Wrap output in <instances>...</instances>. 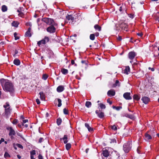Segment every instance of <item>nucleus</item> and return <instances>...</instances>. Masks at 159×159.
I'll return each mask as SVG.
<instances>
[{"label":"nucleus","mask_w":159,"mask_h":159,"mask_svg":"<svg viewBox=\"0 0 159 159\" xmlns=\"http://www.w3.org/2000/svg\"><path fill=\"white\" fill-rule=\"evenodd\" d=\"M0 81L3 90L7 92H9L11 95L12 96L15 92V89L11 81L4 79H1Z\"/></svg>","instance_id":"nucleus-1"},{"label":"nucleus","mask_w":159,"mask_h":159,"mask_svg":"<svg viewBox=\"0 0 159 159\" xmlns=\"http://www.w3.org/2000/svg\"><path fill=\"white\" fill-rule=\"evenodd\" d=\"M131 142L130 141H129L124 144L123 149L125 153H128L131 150Z\"/></svg>","instance_id":"nucleus-2"},{"label":"nucleus","mask_w":159,"mask_h":159,"mask_svg":"<svg viewBox=\"0 0 159 159\" xmlns=\"http://www.w3.org/2000/svg\"><path fill=\"white\" fill-rule=\"evenodd\" d=\"M42 20L47 24L49 25H54V26H57V24L54 22L52 19L49 18H43Z\"/></svg>","instance_id":"nucleus-3"},{"label":"nucleus","mask_w":159,"mask_h":159,"mask_svg":"<svg viewBox=\"0 0 159 159\" xmlns=\"http://www.w3.org/2000/svg\"><path fill=\"white\" fill-rule=\"evenodd\" d=\"M49 41V39L48 37H45L44 38L38 42L37 44L39 46H40L41 45L45 44V43L48 42Z\"/></svg>","instance_id":"nucleus-4"},{"label":"nucleus","mask_w":159,"mask_h":159,"mask_svg":"<svg viewBox=\"0 0 159 159\" xmlns=\"http://www.w3.org/2000/svg\"><path fill=\"white\" fill-rule=\"evenodd\" d=\"M54 26V25H51L50 26H49L47 29V31L51 33H54L56 30V28L55 26Z\"/></svg>","instance_id":"nucleus-5"},{"label":"nucleus","mask_w":159,"mask_h":159,"mask_svg":"<svg viewBox=\"0 0 159 159\" xmlns=\"http://www.w3.org/2000/svg\"><path fill=\"white\" fill-rule=\"evenodd\" d=\"M7 129L9 130L10 132L9 133V136H13L15 135L16 134V133L14 130L12 129V127H8L7 128Z\"/></svg>","instance_id":"nucleus-6"},{"label":"nucleus","mask_w":159,"mask_h":159,"mask_svg":"<svg viewBox=\"0 0 159 159\" xmlns=\"http://www.w3.org/2000/svg\"><path fill=\"white\" fill-rule=\"evenodd\" d=\"M136 56V53L134 52H130L128 54L129 58L131 60L134 59Z\"/></svg>","instance_id":"nucleus-7"},{"label":"nucleus","mask_w":159,"mask_h":159,"mask_svg":"<svg viewBox=\"0 0 159 159\" xmlns=\"http://www.w3.org/2000/svg\"><path fill=\"white\" fill-rule=\"evenodd\" d=\"M130 93H125L123 94V97L126 100H130L132 99V98L130 96Z\"/></svg>","instance_id":"nucleus-8"},{"label":"nucleus","mask_w":159,"mask_h":159,"mask_svg":"<svg viewBox=\"0 0 159 159\" xmlns=\"http://www.w3.org/2000/svg\"><path fill=\"white\" fill-rule=\"evenodd\" d=\"M107 94L109 96H113L115 94V92L114 89H111L108 91Z\"/></svg>","instance_id":"nucleus-9"},{"label":"nucleus","mask_w":159,"mask_h":159,"mask_svg":"<svg viewBox=\"0 0 159 159\" xmlns=\"http://www.w3.org/2000/svg\"><path fill=\"white\" fill-rule=\"evenodd\" d=\"M142 100L143 103L146 104H148L150 101L149 98L148 97L145 96L142 97Z\"/></svg>","instance_id":"nucleus-10"},{"label":"nucleus","mask_w":159,"mask_h":159,"mask_svg":"<svg viewBox=\"0 0 159 159\" xmlns=\"http://www.w3.org/2000/svg\"><path fill=\"white\" fill-rule=\"evenodd\" d=\"M120 28H121L122 29L126 31H127V25L125 24V23H121V24L120 25Z\"/></svg>","instance_id":"nucleus-11"},{"label":"nucleus","mask_w":159,"mask_h":159,"mask_svg":"<svg viewBox=\"0 0 159 159\" xmlns=\"http://www.w3.org/2000/svg\"><path fill=\"white\" fill-rule=\"evenodd\" d=\"M11 109L10 107L5 109V113L4 116L6 117H7L8 116L10 115L11 112Z\"/></svg>","instance_id":"nucleus-12"},{"label":"nucleus","mask_w":159,"mask_h":159,"mask_svg":"<svg viewBox=\"0 0 159 159\" xmlns=\"http://www.w3.org/2000/svg\"><path fill=\"white\" fill-rule=\"evenodd\" d=\"M64 89V87L63 86L60 85L58 86L57 89V91L58 92H61L63 91Z\"/></svg>","instance_id":"nucleus-13"},{"label":"nucleus","mask_w":159,"mask_h":159,"mask_svg":"<svg viewBox=\"0 0 159 159\" xmlns=\"http://www.w3.org/2000/svg\"><path fill=\"white\" fill-rule=\"evenodd\" d=\"M102 154L105 157H107L109 156V154L108 151L106 149L103 151Z\"/></svg>","instance_id":"nucleus-14"},{"label":"nucleus","mask_w":159,"mask_h":159,"mask_svg":"<svg viewBox=\"0 0 159 159\" xmlns=\"http://www.w3.org/2000/svg\"><path fill=\"white\" fill-rule=\"evenodd\" d=\"M67 139L68 137L67 135H64V137L60 139L61 140L62 139L63 140L64 143L65 144H66L68 142Z\"/></svg>","instance_id":"nucleus-15"},{"label":"nucleus","mask_w":159,"mask_h":159,"mask_svg":"<svg viewBox=\"0 0 159 159\" xmlns=\"http://www.w3.org/2000/svg\"><path fill=\"white\" fill-rule=\"evenodd\" d=\"M66 18L68 20H71L72 21H73L74 19V17L70 15H68L66 16Z\"/></svg>","instance_id":"nucleus-16"},{"label":"nucleus","mask_w":159,"mask_h":159,"mask_svg":"<svg viewBox=\"0 0 159 159\" xmlns=\"http://www.w3.org/2000/svg\"><path fill=\"white\" fill-rule=\"evenodd\" d=\"M130 71V68L129 66H126L125 69L124 70L123 72L125 74L128 75Z\"/></svg>","instance_id":"nucleus-17"},{"label":"nucleus","mask_w":159,"mask_h":159,"mask_svg":"<svg viewBox=\"0 0 159 159\" xmlns=\"http://www.w3.org/2000/svg\"><path fill=\"white\" fill-rule=\"evenodd\" d=\"M40 96V98L41 100L44 101L45 100V97L44 95L42 92H40L39 93Z\"/></svg>","instance_id":"nucleus-18"},{"label":"nucleus","mask_w":159,"mask_h":159,"mask_svg":"<svg viewBox=\"0 0 159 159\" xmlns=\"http://www.w3.org/2000/svg\"><path fill=\"white\" fill-rule=\"evenodd\" d=\"M14 64L16 65L19 66L20 65V60L17 59H15L13 61Z\"/></svg>","instance_id":"nucleus-19"},{"label":"nucleus","mask_w":159,"mask_h":159,"mask_svg":"<svg viewBox=\"0 0 159 159\" xmlns=\"http://www.w3.org/2000/svg\"><path fill=\"white\" fill-rule=\"evenodd\" d=\"M94 28L96 30H97L98 31L101 30V28L98 25H96L94 26Z\"/></svg>","instance_id":"nucleus-20"},{"label":"nucleus","mask_w":159,"mask_h":159,"mask_svg":"<svg viewBox=\"0 0 159 159\" xmlns=\"http://www.w3.org/2000/svg\"><path fill=\"white\" fill-rule=\"evenodd\" d=\"M61 71L62 74L64 75H66L68 73V70L64 68L61 69Z\"/></svg>","instance_id":"nucleus-21"},{"label":"nucleus","mask_w":159,"mask_h":159,"mask_svg":"<svg viewBox=\"0 0 159 159\" xmlns=\"http://www.w3.org/2000/svg\"><path fill=\"white\" fill-rule=\"evenodd\" d=\"M120 86V84L119 81L118 80H116L115 83L113 84V86L116 87V86L119 87Z\"/></svg>","instance_id":"nucleus-22"},{"label":"nucleus","mask_w":159,"mask_h":159,"mask_svg":"<svg viewBox=\"0 0 159 159\" xmlns=\"http://www.w3.org/2000/svg\"><path fill=\"white\" fill-rule=\"evenodd\" d=\"M2 10L3 12H5V11H7V7L5 5H3L2 7Z\"/></svg>","instance_id":"nucleus-23"},{"label":"nucleus","mask_w":159,"mask_h":159,"mask_svg":"<svg viewBox=\"0 0 159 159\" xmlns=\"http://www.w3.org/2000/svg\"><path fill=\"white\" fill-rule=\"evenodd\" d=\"M91 103L90 102L87 101L85 103V106L88 108H89L91 107Z\"/></svg>","instance_id":"nucleus-24"},{"label":"nucleus","mask_w":159,"mask_h":159,"mask_svg":"<svg viewBox=\"0 0 159 159\" xmlns=\"http://www.w3.org/2000/svg\"><path fill=\"white\" fill-rule=\"evenodd\" d=\"M140 97L139 95L135 94L134 95L133 98L134 99L138 100L140 99Z\"/></svg>","instance_id":"nucleus-25"},{"label":"nucleus","mask_w":159,"mask_h":159,"mask_svg":"<svg viewBox=\"0 0 159 159\" xmlns=\"http://www.w3.org/2000/svg\"><path fill=\"white\" fill-rule=\"evenodd\" d=\"M71 145L70 143H67L66 145V148L67 150H68L71 148Z\"/></svg>","instance_id":"nucleus-26"},{"label":"nucleus","mask_w":159,"mask_h":159,"mask_svg":"<svg viewBox=\"0 0 159 159\" xmlns=\"http://www.w3.org/2000/svg\"><path fill=\"white\" fill-rule=\"evenodd\" d=\"M48 77V75L46 74H43V75L42 79L44 80H46Z\"/></svg>","instance_id":"nucleus-27"},{"label":"nucleus","mask_w":159,"mask_h":159,"mask_svg":"<svg viewBox=\"0 0 159 159\" xmlns=\"http://www.w3.org/2000/svg\"><path fill=\"white\" fill-rule=\"evenodd\" d=\"M12 25L15 27H17L18 26L19 23L17 22L14 21L11 23Z\"/></svg>","instance_id":"nucleus-28"},{"label":"nucleus","mask_w":159,"mask_h":159,"mask_svg":"<svg viewBox=\"0 0 159 159\" xmlns=\"http://www.w3.org/2000/svg\"><path fill=\"white\" fill-rule=\"evenodd\" d=\"M98 117L100 118H102L104 116V113L103 112H101L98 114Z\"/></svg>","instance_id":"nucleus-29"},{"label":"nucleus","mask_w":159,"mask_h":159,"mask_svg":"<svg viewBox=\"0 0 159 159\" xmlns=\"http://www.w3.org/2000/svg\"><path fill=\"white\" fill-rule=\"evenodd\" d=\"M145 137L146 139L149 140L151 139L152 138L151 136L148 133H146L145 134Z\"/></svg>","instance_id":"nucleus-30"},{"label":"nucleus","mask_w":159,"mask_h":159,"mask_svg":"<svg viewBox=\"0 0 159 159\" xmlns=\"http://www.w3.org/2000/svg\"><path fill=\"white\" fill-rule=\"evenodd\" d=\"M11 157L10 155L9 154V153L6 152L4 154V157L5 158H7L8 157Z\"/></svg>","instance_id":"nucleus-31"},{"label":"nucleus","mask_w":159,"mask_h":159,"mask_svg":"<svg viewBox=\"0 0 159 159\" xmlns=\"http://www.w3.org/2000/svg\"><path fill=\"white\" fill-rule=\"evenodd\" d=\"M98 105L99 106L101 107V109H105L106 108V106L105 105L102 103H99L98 104Z\"/></svg>","instance_id":"nucleus-32"},{"label":"nucleus","mask_w":159,"mask_h":159,"mask_svg":"<svg viewBox=\"0 0 159 159\" xmlns=\"http://www.w3.org/2000/svg\"><path fill=\"white\" fill-rule=\"evenodd\" d=\"M95 38V35L94 34H91L90 35V39L91 40H93Z\"/></svg>","instance_id":"nucleus-33"},{"label":"nucleus","mask_w":159,"mask_h":159,"mask_svg":"<svg viewBox=\"0 0 159 159\" xmlns=\"http://www.w3.org/2000/svg\"><path fill=\"white\" fill-rule=\"evenodd\" d=\"M36 154L35 151V150H33V151L30 152V157H34V155H35Z\"/></svg>","instance_id":"nucleus-34"},{"label":"nucleus","mask_w":159,"mask_h":159,"mask_svg":"<svg viewBox=\"0 0 159 159\" xmlns=\"http://www.w3.org/2000/svg\"><path fill=\"white\" fill-rule=\"evenodd\" d=\"M25 35L28 37H30L31 36V34L30 31H27L25 33Z\"/></svg>","instance_id":"nucleus-35"},{"label":"nucleus","mask_w":159,"mask_h":159,"mask_svg":"<svg viewBox=\"0 0 159 159\" xmlns=\"http://www.w3.org/2000/svg\"><path fill=\"white\" fill-rule=\"evenodd\" d=\"M57 122L58 125H60L61 122V119L60 118L57 119Z\"/></svg>","instance_id":"nucleus-36"},{"label":"nucleus","mask_w":159,"mask_h":159,"mask_svg":"<svg viewBox=\"0 0 159 159\" xmlns=\"http://www.w3.org/2000/svg\"><path fill=\"white\" fill-rule=\"evenodd\" d=\"M126 116L132 120L134 119V116L132 115H127V116Z\"/></svg>","instance_id":"nucleus-37"},{"label":"nucleus","mask_w":159,"mask_h":159,"mask_svg":"<svg viewBox=\"0 0 159 159\" xmlns=\"http://www.w3.org/2000/svg\"><path fill=\"white\" fill-rule=\"evenodd\" d=\"M58 107H60L61 105V100L60 99H58Z\"/></svg>","instance_id":"nucleus-38"},{"label":"nucleus","mask_w":159,"mask_h":159,"mask_svg":"<svg viewBox=\"0 0 159 159\" xmlns=\"http://www.w3.org/2000/svg\"><path fill=\"white\" fill-rule=\"evenodd\" d=\"M17 34L16 32H15L14 34V36L15 37V40H17L18 39H19V38L18 36H17Z\"/></svg>","instance_id":"nucleus-39"},{"label":"nucleus","mask_w":159,"mask_h":159,"mask_svg":"<svg viewBox=\"0 0 159 159\" xmlns=\"http://www.w3.org/2000/svg\"><path fill=\"white\" fill-rule=\"evenodd\" d=\"M110 143H116V140L115 139H110Z\"/></svg>","instance_id":"nucleus-40"},{"label":"nucleus","mask_w":159,"mask_h":159,"mask_svg":"<svg viewBox=\"0 0 159 159\" xmlns=\"http://www.w3.org/2000/svg\"><path fill=\"white\" fill-rule=\"evenodd\" d=\"M63 112L65 114L67 115L68 114V111L66 108L63 109Z\"/></svg>","instance_id":"nucleus-41"},{"label":"nucleus","mask_w":159,"mask_h":159,"mask_svg":"<svg viewBox=\"0 0 159 159\" xmlns=\"http://www.w3.org/2000/svg\"><path fill=\"white\" fill-rule=\"evenodd\" d=\"M9 105L8 102H7L6 103V105H5L3 106V107L6 108H7L9 107Z\"/></svg>","instance_id":"nucleus-42"},{"label":"nucleus","mask_w":159,"mask_h":159,"mask_svg":"<svg viewBox=\"0 0 159 159\" xmlns=\"http://www.w3.org/2000/svg\"><path fill=\"white\" fill-rule=\"evenodd\" d=\"M16 146L20 148L21 149H23V146L21 144H19V143H17L16 144Z\"/></svg>","instance_id":"nucleus-43"},{"label":"nucleus","mask_w":159,"mask_h":159,"mask_svg":"<svg viewBox=\"0 0 159 159\" xmlns=\"http://www.w3.org/2000/svg\"><path fill=\"white\" fill-rule=\"evenodd\" d=\"M111 129L114 130H116L117 129V127L115 125H114L111 126Z\"/></svg>","instance_id":"nucleus-44"},{"label":"nucleus","mask_w":159,"mask_h":159,"mask_svg":"<svg viewBox=\"0 0 159 159\" xmlns=\"http://www.w3.org/2000/svg\"><path fill=\"white\" fill-rule=\"evenodd\" d=\"M129 16L131 18L133 19L134 17V15L133 14H128Z\"/></svg>","instance_id":"nucleus-45"},{"label":"nucleus","mask_w":159,"mask_h":159,"mask_svg":"<svg viewBox=\"0 0 159 159\" xmlns=\"http://www.w3.org/2000/svg\"><path fill=\"white\" fill-rule=\"evenodd\" d=\"M12 123L13 124L16 125L18 123V120L16 119H15L13 120Z\"/></svg>","instance_id":"nucleus-46"},{"label":"nucleus","mask_w":159,"mask_h":159,"mask_svg":"<svg viewBox=\"0 0 159 159\" xmlns=\"http://www.w3.org/2000/svg\"><path fill=\"white\" fill-rule=\"evenodd\" d=\"M28 120L27 119L23 120L22 125H23L25 123H26L28 122Z\"/></svg>","instance_id":"nucleus-47"},{"label":"nucleus","mask_w":159,"mask_h":159,"mask_svg":"<svg viewBox=\"0 0 159 159\" xmlns=\"http://www.w3.org/2000/svg\"><path fill=\"white\" fill-rule=\"evenodd\" d=\"M18 15L19 16L22 17L24 16V14L23 12H21L19 13Z\"/></svg>","instance_id":"nucleus-48"},{"label":"nucleus","mask_w":159,"mask_h":159,"mask_svg":"<svg viewBox=\"0 0 159 159\" xmlns=\"http://www.w3.org/2000/svg\"><path fill=\"white\" fill-rule=\"evenodd\" d=\"M26 25L27 26H31L32 25V24H31V23L28 22H27L26 23Z\"/></svg>","instance_id":"nucleus-49"},{"label":"nucleus","mask_w":159,"mask_h":159,"mask_svg":"<svg viewBox=\"0 0 159 159\" xmlns=\"http://www.w3.org/2000/svg\"><path fill=\"white\" fill-rule=\"evenodd\" d=\"M18 53V51L17 50H16L15 52V54L13 55V56L14 57H16V55Z\"/></svg>","instance_id":"nucleus-50"},{"label":"nucleus","mask_w":159,"mask_h":159,"mask_svg":"<svg viewBox=\"0 0 159 159\" xmlns=\"http://www.w3.org/2000/svg\"><path fill=\"white\" fill-rule=\"evenodd\" d=\"M89 131L90 132H92L93 131V129L90 126L87 128Z\"/></svg>","instance_id":"nucleus-51"},{"label":"nucleus","mask_w":159,"mask_h":159,"mask_svg":"<svg viewBox=\"0 0 159 159\" xmlns=\"http://www.w3.org/2000/svg\"><path fill=\"white\" fill-rule=\"evenodd\" d=\"M122 108L121 107H116V110L117 111H119Z\"/></svg>","instance_id":"nucleus-52"},{"label":"nucleus","mask_w":159,"mask_h":159,"mask_svg":"<svg viewBox=\"0 0 159 159\" xmlns=\"http://www.w3.org/2000/svg\"><path fill=\"white\" fill-rule=\"evenodd\" d=\"M137 35L141 37L143 35V34L142 33H137Z\"/></svg>","instance_id":"nucleus-53"},{"label":"nucleus","mask_w":159,"mask_h":159,"mask_svg":"<svg viewBox=\"0 0 159 159\" xmlns=\"http://www.w3.org/2000/svg\"><path fill=\"white\" fill-rule=\"evenodd\" d=\"M107 102L108 103H109V104L110 105H111L112 103V102L111 101H110V100L109 99H107Z\"/></svg>","instance_id":"nucleus-54"},{"label":"nucleus","mask_w":159,"mask_h":159,"mask_svg":"<svg viewBox=\"0 0 159 159\" xmlns=\"http://www.w3.org/2000/svg\"><path fill=\"white\" fill-rule=\"evenodd\" d=\"M36 102L38 104H39L40 103V102L39 101V100L38 99H36Z\"/></svg>","instance_id":"nucleus-55"},{"label":"nucleus","mask_w":159,"mask_h":159,"mask_svg":"<svg viewBox=\"0 0 159 159\" xmlns=\"http://www.w3.org/2000/svg\"><path fill=\"white\" fill-rule=\"evenodd\" d=\"M39 159H43L42 156L41 154H39L38 156Z\"/></svg>","instance_id":"nucleus-56"},{"label":"nucleus","mask_w":159,"mask_h":159,"mask_svg":"<svg viewBox=\"0 0 159 159\" xmlns=\"http://www.w3.org/2000/svg\"><path fill=\"white\" fill-rule=\"evenodd\" d=\"M43 140V138H40L39 139V142L40 143H41L42 142Z\"/></svg>","instance_id":"nucleus-57"},{"label":"nucleus","mask_w":159,"mask_h":159,"mask_svg":"<svg viewBox=\"0 0 159 159\" xmlns=\"http://www.w3.org/2000/svg\"><path fill=\"white\" fill-rule=\"evenodd\" d=\"M148 69L151 70V71H154V70H155L154 68H151L150 67H148Z\"/></svg>","instance_id":"nucleus-58"},{"label":"nucleus","mask_w":159,"mask_h":159,"mask_svg":"<svg viewBox=\"0 0 159 159\" xmlns=\"http://www.w3.org/2000/svg\"><path fill=\"white\" fill-rule=\"evenodd\" d=\"M4 141V139L3 138H1L0 140V144L2 143V142Z\"/></svg>","instance_id":"nucleus-59"},{"label":"nucleus","mask_w":159,"mask_h":159,"mask_svg":"<svg viewBox=\"0 0 159 159\" xmlns=\"http://www.w3.org/2000/svg\"><path fill=\"white\" fill-rule=\"evenodd\" d=\"M85 127H86L87 128H88L89 127H90L89 125L86 123L85 124Z\"/></svg>","instance_id":"nucleus-60"},{"label":"nucleus","mask_w":159,"mask_h":159,"mask_svg":"<svg viewBox=\"0 0 159 159\" xmlns=\"http://www.w3.org/2000/svg\"><path fill=\"white\" fill-rule=\"evenodd\" d=\"M117 39L119 41H121L122 40L121 37L119 36L117 38Z\"/></svg>","instance_id":"nucleus-61"},{"label":"nucleus","mask_w":159,"mask_h":159,"mask_svg":"<svg viewBox=\"0 0 159 159\" xmlns=\"http://www.w3.org/2000/svg\"><path fill=\"white\" fill-rule=\"evenodd\" d=\"M94 35H95H95L97 37L99 36V33L98 32H97L95 33Z\"/></svg>","instance_id":"nucleus-62"},{"label":"nucleus","mask_w":159,"mask_h":159,"mask_svg":"<svg viewBox=\"0 0 159 159\" xmlns=\"http://www.w3.org/2000/svg\"><path fill=\"white\" fill-rule=\"evenodd\" d=\"M0 44L1 45H4L5 44V42H1V43H0Z\"/></svg>","instance_id":"nucleus-63"},{"label":"nucleus","mask_w":159,"mask_h":159,"mask_svg":"<svg viewBox=\"0 0 159 159\" xmlns=\"http://www.w3.org/2000/svg\"><path fill=\"white\" fill-rule=\"evenodd\" d=\"M75 63V61L74 60H72L71 61V63L72 65H73Z\"/></svg>","instance_id":"nucleus-64"}]
</instances>
